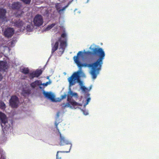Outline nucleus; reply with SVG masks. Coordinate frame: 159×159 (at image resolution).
<instances>
[{"label": "nucleus", "instance_id": "nucleus-1", "mask_svg": "<svg viewBox=\"0 0 159 159\" xmlns=\"http://www.w3.org/2000/svg\"><path fill=\"white\" fill-rule=\"evenodd\" d=\"M90 49L91 51H88L84 52L85 54L91 57H98V58L93 62L90 64L82 63L79 61V56L83 53L81 51H79L77 56L73 57V59L75 63L77 66L80 68L79 70L81 71V68L82 67H88L91 68L90 74L92 78L95 79L98 74H99L101 70L102 65L103 63V60L105 58V53L102 48H94Z\"/></svg>", "mask_w": 159, "mask_h": 159}, {"label": "nucleus", "instance_id": "nucleus-2", "mask_svg": "<svg viewBox=\"0 0 159 159\" xmlns=\"http://www.w3.org/2000/svg\"><path fill=\"white\" fill-rule=\"evenodd\" d=\"M60 43V49H61L63 52L67 45V39H62L61 37H59L58 40L55 43H52L51 44L52 50L51 54L52 55L54 52L57 51L58 48L59 43Z\"/></svg>", "mask_w": 159, "mask_h": 159}, {"label": "nucleus", "instance_id": "nucleus-3", "mask_svg": "<svg viewBox=\"0 0 159 159\" xmlns=\"http://www.w3.org/2000/svg\"><path fill=\"white\" fill-rule=\"evenodd\" d=\"M82 73H83L82 71L80 70L74 72L70 77L68 78V80L70 85H74L76 82L80 85L82 84L83 82L80 79V75Z\"/></svg>", "mask_w": 159, "mask_h": 159}, {"label": "nucleus", "instance_id": "nucleus-4", "mask_svg": "<svg viewBox=\"0 0 159 159\" xmlns=\"http://www.w3.org/2000/svg\"><path fill=\"white\" fill-rule=\"evenodd\" d=\"M59 122H58L57 121V119H56V120L55 122V125L56 127V128L57 130L58 133L60 135V142H59V144L60 146H64L66 145H69V150L68 151H69V152H70L71 147V144L69 142V141L66 139L65 137L62 136L61 133L59 131V130L58 129V128L57 126V125Z\"/></svg>", "mask_w": 159, "mask_h": 159}, {"label": "nucleus", "instance_id": "nucleus-5", "mask_svg": "<svg viewBox=\"0 0 159 159\" xmlns=\"http://www.w3.org/2000/svg\"><path fill=\"white\" fill-rule=\"evenodd\" d=\"M68 102L66 104L65 103H63L62 104V106L64 107H70L71 108H76L78 106H82V104H80L73 99H70V100H67Z\"/></svg>", "mask_w": 159, "mask_h": 159}, {"label": "nucleus", "instance_id": "nucleus-6", "mask_svg": "<svg viewBox=\"0 0 159 159\" xmlns=\"http://www.w3.org/2000/svg\"><path fill=\"white\" fill-rule=\"evenodd\" d=\"M0 119L2 124L1 125L2 126V130L4 133L5 131H7L8 129L9 126L6 125L7 123V119L6 115L2 112H0Z\"/></svg>", "mask_w": 159, "mask_h": 159}, {"label": "nucleus", "instance_id": "nucleus-7", "mask_svg": "<svg viewBox=\"0 0 159 159\" xmlns=\"http://www.w3.org/2000/svg\"><path fill=\"white\" fill-rule=\"evenodd\" d=\"M20 101L18 97L16 95H12L9 100V105L12 108L18 107Z\"/></svg>", "mask_w": 159, "mask_h": 159}, {"label": "nucleus", "instance_id": "nucleus-8", "mask_svg": "<svg viewBox=\"0 0 159 159\" xmlns=\"http://www.w3.org/2000/svg\"><path fill=\"white\" fill-rule=\"evenodd\" d=\"M33 22L35 26H39L41 25L43 23L42 16L39 14L37 15L34 17Z\"/></svg>", "mask_w": 159, "mask_h": 159}, {"label": "nucleus", "instance_id": "nucleus-9", "mask_svg": "<svg viewBox=\"0 0 159 159\" xmlns=\"http://www.w3.org/2000/svg\"><path fill=\"white\" fill-rule=\"evenodd\" d=\"M14 33L13 28L10 27L6 28L3 32L4 35L7 38H11Z\"/></svg>", "mask_w": 159, "mask_h": 159}, {"label": "nucleus", "instance_id": "nucleus-10", "mask_svg": "<svg viewBox=\"0 0 159 159\" xmlns=\"http://www.w3.org/2000/svg\"><path fill=\"white\" fill-rule=\"evenodd\" d=\"M43 94L46 98L50 99L52 102L55 101L54 95L52 93L43 91Z\"/></svg>", "mask_w": 159, "mask_h": 159}, {"label": "nucleus", "instance_id": "nucleus-11", "mask_svg": "<svg viewBox=\"0 0 159 159\" xmlns=\"http://www.w3.org/2000/svg\"><path fill=\"white\" fill-rule=\"evenodd\" d=\"M6 9L3 8H0V20H1L2 21H5L6 19Z\"/></svg>", "mask_w": 159, "mask_h": 159}, {"label": "nucleus", "instance_id": "nucleus-12", "mask_svg": "<svg viewBox=\"0 0 159 159\" xmlns=\"http://www.w3.org/2000/svg\"><path fill=\"white\" fill-rule=\"evenodd\" d=\"M22 7L21 3L19 2H15L13 3L11 5V8L13 10H15L17 11L19 10Z\"/></svg>", "mask_w": 159, "mask_h": 159}, {"label": "nucleus", "instance_id": "nucleus-13", "mask_svg": "<svg viewBox=\"0 0 159 159\" xmlns=\"http://www.w3.org/2000/svg\"><path fill=\"white\" fill-rule=\"evenodd\" d=\"M7 62L3 61H0V71L5 70L8 68Z\"/></svg>", "mask_w": 159, "mask_h": 159}, {"label": "nucleus", "instance_id": "nucleus-14", "mask_svg": "<svg viewBox=\"0 0 159 159\" xmlns=\"http://www.w3.org/2000/svg\"><path fill=\"white\" fill-rule=\"evenodd\" d=\"M42 85V82L40 80H37L32 82L30 84L31 87L33 88H34L38 86Z\"/></svg>", "mask_w": 159, "mask_h": 159}, {"label": "nucleus", "instance_id": "nucleus-15", "mask_svg": "<svg viewBox=\"0 0 159 159\" xmlns=\"http://www.w3.org/2000/svg\"><path fill=\"white\" fill-rule=\"evenodd\" d=\"M24 24V22L22 20H19L16 21L14 22L15 25L19 28L22 27Z\"/></svg>", "mask_w": 159, "mask_h": 159}, {"label": "nucleus", "instance_id": "nucleus-16", "mask_svg": "<svg viewBox=\"0 0 159 159\" xmlns=\"http://www.w3.org/2000/svg\"><path fill=\"white\" fill-rule=\"evenodd\" d=\"M77 95V93H73L72 91L70 89V88L69 90L68 93L67 100H70L71 99V98L73 96H74L76 95Z\"/></svg>", "mask_w": 159, "mask_h": 159}, {"label": "nucleus", "instance_id": "nucleus-17", "mask_svg": "<svg viewBox=\"0 0 159 159\" xmlns=\"http://www.w3.org/2000/svg\"><path fill=\"white\" fill-rule=\"evenodd\" d=\"M69 151H58L56 154V159H61L62 156L61 154H59L60 153H68Z\"/></svg>", "mask_w": 159, "mask_h": 159}, {"label": "nucleus", "instance_id": "nucleus-18", "mask_svg": "<svg viewBox=\"0 0 159 159\" xmlns=\"http://www.w3.org/2000/svg\"><path fill=\"white\" fill-rule=\"evenodd\" d=\"M36 77H39L42 73V71L41 69L37 70L35 71H34Z\"/></svg>", "mask_w": 159, "mask_h": 159}, {"label": "nucleus", "instance_id": "nucleus-19", "mask_svg": "<svg viewBox=\"0 0 159 159\" xmlns=\"http://www.w3.org/2000/svg\"><path fill=\"white\" fill-rule=\"evenodd\" d=\"M30 93V91L28 90H23L22 92V94L24 96H26L27 95H29Z\"/></svg>", "mask_w": 159, "mask_h": 159}, {"label": "nucleus", "instance_id": "nucleus-20", "mask_svg": "<svg viewBox=\"0 0 159 159\" xmlns=\"http://www.w3.org/2000/svg\"><path fill=\"white\" fill-rule=\"evenodd\" d=\"M21 72L25 74H27L29 72V70L27 68H25L21 70Z\"/></svg>", "mask_w": 159, "mask_h": 159}, {"label": "nucleus", "instance_id": "nucleus-21", "mask_svg": "<svg viewBox=\"0 0 159 159\" xmlns=\"http://www.w3.org/2000/svg\"><path fill=\"white\" fill-rule=\"evenodd\" d=\"M56 24L55 23H52L50 25H48L47 27L46 28V30H48L51 29Z\"/></svg>", "mask_w": 159, "mask_h": 159}, {"label": "nucleus", "instance_id": "nucleus-22", "mask_svg": "<svg viewBox=\"0 0 159 159\" xmlns=\"http://www.w3.org/2000/svg\"><path fill=\"white\" fill-rule=\"evenodd\" d=\"M32 26L30 25H28L27 26L26 29L29 32H31L32 30Z\"/></svg>", "mask_w": 159, "mask_h": 159}, {"label": "nucleus", "instance_id": "nucleus-23", "mask_svg": "<svg viewBox=\"0 0 159 159\" xmlns=\"http://www.w3.org/2000/svg\"><path fill=\"white\" fill-rule=\"evenodd\" d=\"M34 72H33L31 73H30L29 74V78L30 79H33L34 77H36L35 75H34Z\"/></svg>", "mask_w": 159, "mask_h": 159}, {"label": "nucleus", "instance_id": "nucleus-24", "mask_svg": "<svg viewBox=\"0 0 159 159\" xmlns=\"http://www.w3.org/2000/svg\"><path fill=\"white\" fill-rule=\"evenodd\" d=\"M31 0H21L24 3L26 4H29L31 2Z\"/></svg>", "mask_w": 159, "mask_h": 159}, {"label": "nucleus", "instance_id": "nucleus-25", "mask_svg": "<svg viewBox=\"0 0 159 159\" xmlns=\"http://www.w3.org/2000/svg\"><path fill=\"white\" fill-rule=\"evenodd\" d=\"M3 153V150L2 149H0V154H1V157L0 159H5L4 156H3L2 154Z\"/></svg>", "mask_w": 159, "mask_h": 159}, {"label": "nucleus", "instance_id": "nucleus-26", "mask_svg": "<svg viewBox=\"0 0 159 159\" xmlns=\"http://www.w3.org/2000/svg\"><path fill=\"white\" fill-rule=\"evenodd\" d=\"M66 34L64 33H62L61 35V37H61V39H66Z\"/></svg>", "mask_w": 159, "mask_h": 159}, {"label": "nucleus", "instance_id": "nucleus-27", "mask_svg": "<svg viewBox=\"0 0 159 159\" xmlns=\"http://www.w3.org/2000/svg\"><path fill=\"white\" fill-rule=\"evenodd\" d=\"M69 3H68V4L66 5V6H65V7H64L62 9H60L59 11H58V12L59 13H60L61 11H63L66 8H67L68 6H69Z\"/></svg>", "mask_w": 159, "mask_h": 159}, {"label": "nucleus", "instance_id": "nucleus-28", "mask_svg": "<svg viewBox=\"0 0 159 159\" xmlns=\"http://www.w3.org/2000/svg\"><path fill=\"white\" fill-rule=\"evenodd\" d=\"M55 7L57 10L58 12V11L60 10V6L59 5V3H57L55 5Z\"/></svg>", "mask_w": 159, "mask_h": 159}, {"label": "nucleus", "instance_id": "nucleus-29", "mask_svg": "<svg viewBox=\"0 0 159 159\" xmlns=\"http://www.w3.org/2000/svg\"><path fill=\"white\" fill-rule=\"evenodd\" d=\"M51 82L50 81H49L48 82H46L45 83H44L43 84V85L45 86H47L48 85L50 84L51 83Z\"/></svg>", "mask_w": 159, "mask_h": 159}, {"label": "nucleus", "instance_id": "nucleus-30", "mask_svg": "<svg viewBox=\"0 0 159 159\" xmlns=\"http://www.w3.org/2000/svg\"><path fill=\"white\" fill-rule=\"evenodd\" d=\"M66 96H67V95L66 94H65L64 95H62L61 96V99H64L66 98Z\"/></svg>", "mask_w": 159, "mask_h": 159}, {"label": "nucleus", "instance_id": "nucleus-31", "mask_svg": "<svg viewBox=\"0 0 159 159\" xmlns=\"http://www.w3.org/2000/svg\"><path fill=\"white\" fill-rule=\"evenodd\" d=\"M60 111H58L57 112V114H56V118H58L59 117V115H60Z\"/></svg>", "mask_w": 159, "mask_h": 159}, {"label": "nucleus", "instance_id": "nucleus-32", "mask_svg": "<svg viewBox=\"0 0 159 159\" xmlns=\"http://www.w3.org/2000/svg\"><path fill=\"white\" fill-rule=\"evenodd\" d=\"M90 98H87V102H86V105H87V104H88L89 102L90 101Z\"/></svg>", "mask_w": 159, "mask_h": 159}, {"label": "nucleus", "instance_id": "nucleus-33", "mask_svg": "<svg viewBox=\"0 0 159 159\" xmlns=\"http://www.w3.org/2000/svg\"><path fill=\"white\" fill-rule=\"evenodd\" d=\"M81 89L83 90H85L86 89V88L84 86H82Z\"/></svg>", "mask_w": 159, "mask_h": 159}, {"label": "nucleus", "instance_id": "nucleus-34", "mask_svg": "<svg viewBox=\"0 0 159 159\" xmlns=\"http://www.w3.org/2000/svg\"><path fill=\"white\" fill-rule=\"evenodd\" d=\"M2 79V76L1 74L0 73V81Z\"/></svg>", "mask_w": 159, "mask_h": 159}, {"label": "nucleus", "instance_id": "nucleus-35", "mask_svg": "<svg viewBox=\"0 0 159 159\" xmlns=\"http://www.w3.org/2000/svg\"><path fill=\"white\" fill-rule=\"evenodd\" d=\"M4 106H5V104L4 103L2 104V107Z\"/></svg>", "mask_w": 159, "mask_h": 159}, {"label": "nucleus", "instance_id": "nucleus-36", "mask_svg": "<svg viewBox=\"0 0 159 159\" xmlns=\"http://www.w3.org/2000/svg\"><path fill=\"white\" fill-rule=\"evenodd\" d=\"M2 139H3L4 140H5L6 139V138L5 137H3Z\"/></svg>", "mask_w": 159, "mask_h": 159}]
</instances>
